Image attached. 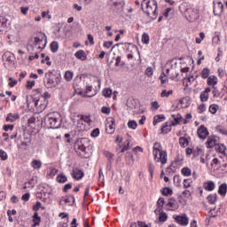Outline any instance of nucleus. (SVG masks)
Returning <instances> with one entry per match:
<instances>
[{"label":"nucleus","instance_id":"1","mask_svg":"<svg viewBox=\"0 0 227 227\" xmlns=\"http://www.w3.org/2000/svg\"><path fill=\"white\" fill-rule=\"evenodd\" d=\"M42 125L46 129H59L61 127V116L59 113L53 112L44 116Z\"/></svg>","mask_w":227,"mask_h":227},{"label":"nucleus","instance_id":"2","mask_svg":"<svg viewBox=\"0 0 227 227\" xmlns=\"http://www.w3.org/2000/svg\"><path fill=\"white\" fill-rule=\"evenodd\" d=\"M141 6L147 17H150L153 20L157 19V0H143Z\"/></svg>","mask_w":227,"mask_h":227},{"label":"nucleus","instance_id":"3","mask_svg":"<svg viewBox=\"0 0 227 227\" xmlns=\"http://www.w3.org/2000/svg\"><path fill=\"white\" fill-rule=\"evenodd\" d=\"M153 155L156 162H160L161 166L168 162V152L162 150V145L156 142L153 147Z\"/></svg>","mask_w":227,"mask_h":227},{"label":"nucleus","instance_id":"4","mask_svg":"<svg viewBox=\"0 0 227 227\" xmlns=\"http://www.w3.org/2000/svg\"><path fill=\"white\" fill-rule=\"evenodd\" d=\"M27 106L28 109H31L33 106L37 109L39 113L45 111L47 109V106L49 104L48 100H44L42 98L36 99L32 96H27L26 98Z\"/></svg>","mask_w":227,"mask_h":227},{"label":"nucleus","instance_id":"5","mask_svg":"<svg viewBox=\"0 0 227 227\" xmlns=\"http://www.w3.org/2000/svg\"><path fill=\"white\" fill-rule=\"evenodd\" d=\"M88 138H79L74 144V150L79 157L82 159H88Z\"/></svg>","mask_w":227,"mask_h":227},{"label":"nucleus","instance_id":"6","mask_svg":"<svg viewBox=\"0 0 227 227\" xmlns=\"http://www.w3.org/2000/svg\"><path fill=\"white\" fill-rule=\"evenodd\" d=\"M47 45V36L45 34H40L34 38V43L28 45V51H42Z\"/></svg>","mask_w":227,"mask_h":227},{"label":"nucleus","instance_id":"7","mask_svg":"<svg viewBox=\"0 0 227 227\" xmlns=\"http://www.w3.org/2000/svg\"><path fill=\"white\" fill-rule=\"evenodd\" d=\"M61 83V77L58 74H54L52 72L45 74L44 86L45 88L51 89L59 86Z\"/></svg>","mask_w":227,"mask_h":227},{"label":"nucleus","instance_id":"8","mask_svg":"<svg viewBox=\"0 0 227 227\" xmlns=\"http://www.w3.org/2000/svg\"><path fill=\"white\" fill-rule=\"evenodd\" d=\"M170 64V68L167 69V75L169 76L171 81H175L180 75V67H178V63L175 60H171Z\"/></svg>","mask_w":227,"mask_h":227},{"label":"nucleus","instance_id":"9","mask_svg":"<svg viewBox=\"0 0 227 227\" xmlns=\"http://www.w3.org/2000/svg\"><path fill=\"white\" fill-rule=\"evenodd\" d=\"M179 12H181L182 13H186V15H188V20L190 22H194L198 20L200 17L198 13L194 12V10L187 8V4H182L179 6Z\"/></svg>","mask_w":227,"mask_h":227},{"label":"nucleus","instance_id":"10","mask_svg":"<svg viewBox=\"0 0 227 227\" xmlns=\"http://www.w3.org/2000/svg\"><path fill=\"white\" fill-rule=\"evenodd\" d=\"M172 219H174L175 223L179 224V226L185 227L189 225V217L186 214L173 215Z\"/></svg>","mask_w":227,"mask_h":227},{"label":"nucleus","instance_id":"11","mask_svg":"<svg viewBox=\"0 0 227 227\" xmlns=\"http://www.w3.org/2000/svg\"><path fill=\"white\" fill-rule=\"evenodd\" d=\"M3 61L5 67H12L15 64V56L10 51H6L3 55Z\"/></svg>","mask_w":227,"mask_h":227},{"label":"nucleus","instance_id":"12","mask_svg":"<svg viewBox=\"0 0 227 227\" xmlns=\"http://www.w3.org/2000/svg\"><path fill=\"white\" fill-rule=\"evenodd\" d=\"M165 210H169L170 212H175V210H178L179 205L178 201L175 199H169L168 202L165 206Z\"/></svg>","mask_w":227,"mask_h":227},{"label":"nucleus","instance_id":"13","mask_svg":"<svg viewBox=\"0 0 227 227\" xmlns=\"http://www.w3.org/2000/svg\"><path fill=\"white\" fill-rule=\"evenodd\" d=\"M72 176L74 180H82L84 178V171L79 168H74Z\"/></svg>","mask_w":227,"mask_h":227},{"label":"nucleus","instance_id":"14","mask_svg":"<svg viewBox=\"0 0 227 227\" xmlns=\"http://www.w3.org/2000/svg\"><path fill=\"white\" fill-rule=\"evenodd\" d=\"M154 214H160L159 215V221L160 223H166L168 221V215L161 207H157L154 210Z\"/></svg>","mask_w":227,"mask_h":227},{"label":"nucleus","instance_id":"15","mask_svg":"<svg viewBox=\"0 0 227 227\" xmlns=\"http://www.w3.org/2000/svg\"><path fill=\"white\" fill-rule=\"evenodd\" d=\"M17 120H20V114L19 113H9L5 118L7 123H14Z\"/></svg>","mask_w":227,"mask_h":227},{"label":"nucleus","instance_id":"16","mask_svg":"<svg viewBox=\"0 0 227 227\" xmlns=\"http://www.w3.org/2000/svg\"><path fill=\"white\" fill-rule=\"evenodd\" d=\"M197 134H198L200 139H207V137L208 136V129H207V127L201 125L197 129Z\"/></svg>","mask_w":227,"mask_h":227},{"label":"nucleus","instance_id":"17","mask_svg":"<svg viewBox=\"0 0 227 227\" xmlns=\"http://www.w3.org/2000/svg\"><path fill=\"white\" fill-rule=\"evenodd\" d=\"M217 145L219 144L217 142V137L215 136L209 137L206 142L207 148H214Z\"/></svg>","mask_w":227,"mask_h":227},{"label":"nucleus","instance_id":"18","mask_svg":"<svg viewBox=\"0 0 227 227\" xmlns=\"http://www.w3.org/2000/svg\"><path fill=\"white\" fill-rule=\"evenodd\" d=\"M215 151L220 153L221 159L226 156V145L217 144L215 146Z\"/></svg>","mask_w":227,"mask_h":227},{"label":"nucleus","instance_id":"19","mask_svg":"<svg viewBox=\"0 0 227 227\" xmlns=\"http://www.w3.org/2000/svg\"><path fill=\"white\" fill-rule=\"evenodd\" d=\"M203 189L208 192H212L215 189V183L214 181H207L203 184Z\"/></svg>","mask_w":227,"mask_h":227},{"label":"nucleus","instance_id":"20","mask_svg":"<svg viewBox=\"0 0 227 227\" xmlns=\"http://www.w3.org/2000/svg\"><path fill=\"white\" fill-rule=\"evenodd\" d=\"M212 91L210 87H207L204 91L200 92V98L201 102H207L208 100V93Z\"/></svg>","mask_w":227,"mask_h":227},{"label":"nucleus","instance_id":"21","mask_svg":"<svg viewBox=\"0 0 227 227\" xmlns=\"http://www.w3.org/2000/svg\"><path fill=\"white\" fill-rule=\"evenodd\" d=\"M74 56L77 59H81V61H86V59H88V56L86 55L84 50H79L74 53Z\"/></svg>","mask_w":227,"mask_h":227},{"label":"nucleus","instance_id":"22","mask_svg":"<svg viewBox=\"0 0 227 227\" xmlns=\"http://www.w3.org/2000/svg\"><path fill=\"white\" fill-rule=\"evenodd\" d=\"M171 117L174 119L175 121L171 122L172 127H176L179 123H182V114H172Z\"/></svg>","mask_w":227,"mask_h":227},{"label":"nucleus","instance_id":"23","mask_svg":"<svg viewBox=\"0 0 227 227\" xmlns=\"http://www.w3.org/2000/svg\"><path fill=\"white\" fill-rule=\"evenodd\" d=\"M218 194H220V196H222L223 198H224L226 196V194H227V184L226 183H223L219 186Z\"/></svg>","mask_w":227,"mask_h":227},{"label":"nucleus","instance_id":"24","mask_svg":"<svg viewBox=\"0 0 227 227\" xmlns=\"http://www.w3.org/2000/svg\"><path fill=\"white\" fill-rule=\"evenodd\" d=\"M218 80L217 76L211 75L207 78V86H212V88H215V85L217 84Z\"/></svg>","mask_w":227,"mask_h":227},{"label":"nucleus","instance_id":"25","mask_svg":"<svg viewBox=\"0 0 227 227\" xmlns=\"http://www.w3.org/2000/svg\"><path fill=\"white\" fill-rule=\"evenodd\" d=\"M209 205H215L217 203V193H211L207 197Z\"/></svg>","mask_w":227,"mask_h":227},{"label":"nucleus","instance_id":"26","mask_svg":"<svg viewBox=\"0 0 227 227\" xmlns=\"http://www.w3.org/2000/svg\"><path fill=\"white\" fill-rule=\"evenodd\" d=\"M166 120V116L164 114H158L153 117V125L155 127L157 123H160L161 121H164Z\"/></svg>","mask_w":227,"mask_h":227},{"label":"nucleus","instance_id":"27","mask_svg":"<svg viewBox=\"0 0 227 227\" xmlns=\"http://www.w3.org/2000/svg\"><path fill=\"white\" fill-rule=\"evenodd\" d=\"M171 127H173V125L168 122H165L160 129L161 134H169V132H171Z\"/></svg>","mask_w":227,"mask_h":227},{"label":"nucleus","instance_id":"28","mask_svg":"<svg viewBox=\"0 0 227 227\" xmlns=\"http://www.w3.org/2000/svg\"><path fill=\"white\" fill-rule=\"evenodd\" d=\"M42 160H33L30 163L31 168H33V169H42Z\"/></svg>","mask_w":227,"mask_h":227},{"label":"nucleus","instance_id":"29","mask_svg":"<svg viewBox=\"0 0 227 227\" xmlns=\"http://www.w3.org/2000/svg\"><path fill=\"white\" fill-rule=\"evenodd\" d=\"M42 221V217L38 215V212H35L33 215V225L32 227L40 226V223Z\"/></svg>","mask_w":227,"mask_h":227},{"label":"nucleus","instance_id":"30","mask_svg":"<svg viewBox=\"0 0 227 227\" xmlns=\"http://www.w3.org/2000/svg\"><path fill=\"white\" fill-rule=\"evenodd\" d=\"M8 20L4 17H0V33H3L6 29Z\"/></svg>","mask_w":227,"mask_h":227},{"label":"nucleus","instance_id":"31","mask_svg":"<svg viewBox=\"0 0 227 227\" xmlns=\"http://www.w3.org/2000/svg\"><path fill=\"white\" fill-rule=\"evenodd\" d=\"M130 139H127L123 145H122V148L121 149V153H124V152H127V150H130Z\"/></svg>","mask_w":227,"mask_h":227},{"label":"nucleus","instance_id":"32","mask_svg":"<svg viewBox=\"0 0 227 227\" xmlns=\"http://www.w3.org/2000/svg\"><path fill=\"white\" fill-rule=\"evenodd\" d=\"M56 180L59 184H67V182H68V178L65 176V174H59Z\"/></svg>","mask_w":227,"mask_h":227},{"label":"nucleus","instance_id":"33","mask_svg":"<svg viewBox=\"0 0 227 227\" xmlns=\"http://www.w3.org/2000/svg\"><path fill=\"white\" fill-rule=\"evenodd\" d=\"M179 145L182 148H185L189 146V140L187 139V137H181L179 138Z\"/></svg>","mask_w":227,"mask_h":227},{"label":"nucleus","instance_id":"34","mask_svg":"<svg viewBox=\"0 0 227 227\" xmlns=\"http://www.w3.org/2000/svg\"><path fill=\"white\" fill-rule=\"evenodd\" d=\"M200 77L202 79H208V77H210V70L207 67L203 68L200 73Z\"/></svg>","mask_w":227,"mask_h":227},{"label":"nucleus","instance_id":"35","mask_svg":"<svg viewBox=\"0 0 227 227\" xmlns=\"http://www.w3.org/2000/svg\"><path fill=\"white\" fill-rule=\"evenodd\" d=\"M125 160L127 164H132V162H134V155L132 154V153L130 152L126 153Z\"/></svg>","mask_w":227,"mask_h":227},{"label":"nucleus","instance_id":"36","mask_svg":"<svg viewBox=\"0 0 227 227\" xmlns=\"http://www.w3.org/2000/svg\"><path fill=\"white\" fill-rule=\"evenodd\" d=\"M107 134H113L114 132V119H111V124L106 126Z\"/></svg>","mask_w":227,"mask_h":227},{"label":"nucleus","instance_id":"37","mask_svg":"<svg viewBox=\"0 0 227 227\" xmlns=\"http://www.w3.org/2000/svg\"><path fill=\"white\" fill-rule=\"evenodd\" d=\"M51 52L55 53L59 49V43L57 41L51 42L50 44Z\"/></svg>","mask_w":227,"mask_h":227},{"label":"nucleus","instance_id":"38","mask_svg":"<svg viewBox=\"0 0 227 227\" xmlns=\"http://www.w3.org/2000/svg\"><path fill=\"white\" fill-rule=\"evenodd\" d=\"M181 173L184 176H191V175H192V170L188 167H184L182 168Z\"/></svg>","mask_w":227,"mask_h":227},{"label":"nucleus","instance_id":"39","mask_svg":"<svg viewBox=\"0 0 227 227\" xmlns=\"http://www.w3.org/2000/svg\"><path fill=\"white\" fill-rule=\"evenodd\" d=\"M217 111H219V106L216 104L210 105L209 113H211V114H215Z\"/></svg>","mask_w":227,"mask_h":227},{"label":"nucleus","instance_id":"40","mask_svg":"<svg viewBox=\"0 0 227 227\" xmlns=\"http://www.w3.org/2000/svg\"><path fill=\"white\" fill-rule=\"evenodd\" d=\"M161 194H163V196H171L173 194V190L165 187L161 190Z\"/></svg>","mask_w":227,"mask_h":227},{"label":"nucleus","instance_id":"41","mask_svg":"<svg viewBox=\"0 0 227 227\" xmlns=\"http://www.w3.org/2000/svg\"><path fill=\"white\" fill-rule=\"evenodd\" d=\"M173 93V90H163L160 93V97L162 98H168V97H169V95H171Z\"/></svg>","mask_w":227,"mask_h":227},{"label":"nucleus","instance_id":"42","mask_svg":"<svg viewBox=\"0 0 227 227\" xmlns=\"http://www.w3.org/2000/svg\"><path fill=\"white\" fill-rule=\"evenodd\" d=\"M64 77L67 82L72 81V79H74V72L67 71Z\"/></svg>","mask_w":227,"mask_h":227},{"label":"nucleus","instance_id":"43","mask_svg":"<svg viewBox=\"0 0 227 227\" xmlns=\"http://www.w3.org/2000/svg\"><path fill=\"white\" fill-rule=\"evenodd\" d=\"M142 42L145 44L148 45L150 43V35L146 33H144L142 35Z\"/></svg>","mask_w":227,"mask_h":227},{"label":"nucleus","instance_id":"44","mask_svg":"<svg viewBox=\"0 0 227 227\" xmlns=\"http://www.w3.org/2000/svg\"><path fill=\"white\" fill-rule=\"evenodd\" d=\"M48 175L51 178L56 176V175H58V168H50V169L48 171Z\"/></svg>","mask_w":227,"mask_h":227},{"label":"nucleus","instance_id":"45","mask_svg":"<svg viewBox=\"0 0 227 227\" xmlns=\"http://www.w3.org/2000/svg\"><path fill=\"white\" fill-rule=\"evenodd\" d=\"M128 127L129 129H132V130H136L137 129V122L136 121H129Z\"/></svg>","mask_w":227,"mask_h":227},{"label":"nucleus","instance_id":"46","mask_svg":"<svg viewBox=\"0 0 227 227\" xmlns=\"http://www.w3.org/2000/svg\"><path fill=\"white\" fill-rule=\"evenodd\" d=\"M31 145V138H25V140L21 141V146L23 148H27Z\"/></svg>","mask_w":227,"mask_h":227},{"label":"nucleus","instance_id":"47","mask_svg":"<svg viewBox=\"0 0 227 227\" xmlns=\"http://www.w3.org/2000/svg\"><path fill=\"white\" fill-rule=\"evenodd\" d=\"M13 129H15V125L13 124H4L3 126V130H4V132H8L9 130H13Z\"/></svg>","mask_w":227,"mask_h":227},{"label":"nucleus","instance_id":"48","mask_svg":"<svg viewBox=\"0 0 227 227\" xmlns=\"http://www.w3.org/2000/svg\"><path fill=\"white\" fill-rule=\"evenodd\" d=\"M91 137H98L100 136V129L96 128L90 133Z\"/></svg>","mask_w":227,"mask_h":227},{"label":"nucleus","instance_id":"49","mask_svg":"<svg viewBox=\"0 0 227 227\" xmlns=\"http://www.w3.org/2000/svg\"><path fill=\"white\" fill-rule=\"evenodd\" d=\"M111 95H113V90L111 89L107 88V89L103 90L104 97L109 98V97H111Z\"/></svg>","mask_w":227,"mask_h":227},{"label":"nucleus","instance_id":"50","mask_svg":"<svg viewBox=\"0 0 227 227\" xmlns=\"http://www.w3.org/2000/svg\"><path fill=\"white\" fill-rule=\"evenodd\" d=\"M35 182L33 179L29 180L28 182L25 183V186H24V189H33V187H35Z\"/></svg>","mask_w":227,"mask_h":227},{"label":"nucleus","instance_id":"51","mask_svg":"<svg viewBox=\"0 0 227 227\" xmlns=\"http://www.w3.org/2000/svg\"><path fill=\"white\" fill-rule=\"evenodd\" d=\"M0 159L1 160H6L8 159V153L3 149H0Z\"/></svg>","mask_w":227,"mask_h":227},{"label":"nucleus","instance_id":"52","mask_svg":"<svg viewBox=\"0 0 227 227\" xmlns=\"http://www.w3.org/2000/svg\"><path fill=\"white\" fill-rule=\"evenodd\" d=\"M198 109H199L198 111L199 114H201L202 113H205L207 111V105L203 103L198 106Z\"/></svg>","mask_w":227,"mask_h":227},{"label":"nucleus","instance_id":"53","mask_svg":"<svg viewBox=\"0 0 227 227\" xmlns=\"http://www.w3.org/2000/svg\"><path fill=\"white\" fill-rule=\"evenodd\" d=\"M214 90H212V94H213V98H219V97H221V92H219V90H217V88L213 87Z\"/></svg>","mask_w":227,"mask_h":227},{"label":"nucleus","instance_id":"54","mask_svg":"<svg viewBox=\"0 0 227 227\" xmlns=\"http://www.w3.org/2000/svg\"><path fill=\"white\" fill-rule=\"evenodd\" d=\"M165 203H166V201L164 200V198H162V197L159 198V200L157 201L158 208H162V207H164Z\"/></svg>","mask_w":227,"mask_h":227},{"label":"nucleus","instance_id":"55","mask_svg":"<svg viewBox=\"0 0 227 227\" xmlns=\"http://www.w3.org/2000/svg\"><path fill=\"white\" fill-rule=\"evenodd\" d=\"M28 127H31V128H35V123H36V118L35 117H30L28 119Z\"/></svg>","mask_w":227,"mask_h":227},{"label":"nucleus","instance_id":"56","mask_svg":"<svg viewBox=\"0 0 227 227\" xmlns=\"http://www.w3.org/2000/svg\"><path fill=\"white\" fill-rule=\"evenodd\" d=\"M101 112L103 113V114H111V107H109V106H103L101 108Z\"/></svg>","mask_w":227,"mask_h":227},{"label":"nucleus","instance_id":"57","mask_svg":"<svg viewBox=\"0 0 227 227\" xmlns=\"http://www.w3.org/2000/svg\"><path fill=\"white\" fill-rule=\"evenodd\" d=\"M217 132L222 134L223 136H227V129L223 127H217L216 128Z\"/></svg>","mask_w":227,"mask_h":227},{"label":"nucleus","instance_id":"58","mask_svg":"<svg viewBox=\"0 0 227 227\" xmlns=\"http://www.w3.org/2000/svg\"><path fill=\"white\" fill-rule=\"evenodd\" d=\"M9 81H10V82H9V87L10 88H13V87H15V86H17V84H18V81L17 80H13V78H9Z\"/></svg>","mask_w":227,"mask_h":227},{"label":"nucleus","instance_id":"59","mask_svg":"<svg viewBox=\"0 0 227 227\" xmlns=\"http://www.w3.org/2000/svg\"><path fill=\"white\" fill-rule=\"evenodd\" d=\"M191 184H192V181H191V179H184V189H189V187H191Z\"/></svg>","mask_w":227,"mask_h":227},{"label":"nucleus","instance_id":"60","mask_svg":"<svg viewBox=\"0 0 227 227\" xmlns=\"http://www.w3.org/2000/svg\"><path fill=\"white\" fill-rule=\"evenodd\" d=\"M63 201L66 203V204H70L72 203V201H75V198L74 196L72 197H66Z\"/></svg>","mask_w":227,"mask_h":227},{"label":"nucleus","instance_id":"61","mask_svg":"<svg viewBox=\"0 0 227 227\" xmlns=\"http://www.w3.org/2000/svg\"><path fill=\"white\" fill-rule=\"evenodd\" d=\"M40 208H42V202L37 201L35 205L33 206V210H35V212H38Z\"/></svg>","mask_w":227,"mask_h":227},{"label":"nucleus","instance_id":"62","mask_svg":"<svg viewBox=\"0 0 227 227\" xmlns=\"http://www.w3.org/2000/svg\"><path fill=\"white\" fill-rule=\"evenodd\" d=\"M164 77H166V74H164V73H162V74H160V76L159 77V79H160L161 84H166V82H168V78H165V79H164Z\"/></svg>","mask_w":227,"mask_h":227},{"label":"nucleus","instance_id":"63","mask_svg":"<svg viewBox=\"0 0 227 227\" xmlns=\"http://www.w3.org/2000/svg\"><path fill=\"white\" fill-rule=\"evenodd\" d=\"M72 189V183H68L63 187V192H68Z\"/></svg>","mask_w":227,"mask_h":227},{"label":"nucleus","instance_id":"64","mask_svg":"<svg viewBox=\"0 0 227 227\" xmlns=\"http://www.w3.org/2000/svg\"><path fill=\"white\" fill-rule=\"evenodd\" d=\"M41 98H42L43 100H48V101H49V98H51V94H50L49 92H44V93L42 95Z\"/></svg>","mask_w":227,"mask_h":227}]
</instances>
